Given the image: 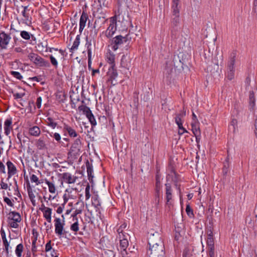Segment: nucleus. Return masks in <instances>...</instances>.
I'll list each match as a JSON object with an SVG mask.
<instances>
[{
  "label": "nucleus",
  "mask_w": 257,
  "mask_h": 257,
  "mask_svg": "<svg viewBox=\"0 0 257 257\" xmlns=\"http://www.w3.org/2000/svg\"><path fill=\"white\" fill-rule=\"evenodd\" d=\"M148 244L149 246L152 247L154 245H164L161 233L151 229L148 232Z\"/></svg>",
  "instance_id": "nucleus-1"
},
{
  "label": "nucleus",
  "mask_w": 257,
  "mask_h": 257,
  "mask_svg": "<svg viewBox=\"0 0 257 257\" xmlns=\"http://www.w3.org/2000/svg\"><path fill=\"white\" fill-rule=\"evenodd\" d=\"M111 19H114L116 22L117 21L118 22L122 23L124 27H126L131 22L128 11L127 10L123 11L119 8L115 13V16L112 17Z\"/></svg>",
  "instance_id": "nucleus-2"
},
{
  "label": "nucleus",
  "mask_w": 257,
  "mask_h": 257,
  "mask_svg": "<svg viewBox=\"0 0 257 257\" xmlns=\"http://www.w3.org/2000/svg\"><path fill=\"white\" fill-rule=\"evenodd\" d=\"M81 142L79 139H77L72 144L68 153V158L74 160L77 158L80 155Z\"/></svg>",
  "instance_id": "nucleus-3"
},
{
  "label": "nucleus",
  "mask_w": 257,
  "mask_h": 257,
  "mask_svg": "<svg viewBox=\"0 0 257 257\" xmlns=\"http://www.w3.org/2000/svg\"><path fill=\"white\" fill-rule=\"evenodd\" d=\"M147 254L149 257H165V246L162 245L149 246Z\"/></svg>",
  "instance_id": "nucleus-4"
},
{
  "label": "nucleus",
  "mask_w": 257,
  "mask_h": 257,
  "mask_svg": "<svg viewBox=\"0 0 257 257\" xmlns=\"http://www.w3.org/2000/svg\"><path fill=\"white\" fill-rule=\"evenodd\" d=\"M21 216L19 213L16 211H10L8 214V223L12 228H17L19 227L18 223L21 221Z\"/></svg>",
  "instance_id": "nucleus-5"
},
{
  "label": "nucleus",
  "mask_w": 257,
  "mask_h": 257,
  "mask_svg": "<svg viewBox=\"0 0 257 257\" xmlns=\"http://www.w3.org/2000/svg\"><path fill=\"white\" fill-rule=\"evenodd\" d=\"M29 59L31 62L39 67H49L50 64L48 61L45 60L41 56L34 53H31L28 55Z\"/></svg>",
  "instance_id": "nucleus-6"
},
{
  "label": "nucleus",
  "mask_w": 257,
  "mask_h": 257,
  "mask_svg": "<svg viewBox=\"0 0 257 257\" xmlns=\"http://www.w3.org/2000/svg\"><path fill=\"white\" fill-rule=\"evenodd\" d=\"M206 243L209 257H215L214 241L211 228L208 230Z\"/></svg>",
  "instance_id": "nucleus-7"
},
{
  "label": "nucleus",
  "mask_w": 257,
  "mask_h": 257,
  "mask_svg": "<svg viewBox=\"0 0 257 257\" xmlns=\"http://www.w3.org/2000/svg\"><path fill=\"white\" fill-rule=\"evenodd\" d=\"M118 73L116 67H109L107 72V82L110 83L111 86L115 85L117 83L116 79Z\"/></svg>",
  "instance_id": "nucleus-8"
},
{
  "label": "nucleus",
  "mask_w": 257,
  "mask_h": 257,
  "mask_svg": "<svg viewBox=\"0 0 257 257\" xmlns=\"http://www.w3.org/2000/svg\"><path fill=\"white\" fill-rule=\"evenodd\" d=\"M63 218V222H61V220L59 218H56L54 220L55 222V231L58 236H61L64 234V216L62 215Z\"/></svg>",
  "instance_id": "nucleus-9"
},
{
  "label": "nucleus",
  "mask_w": 257,
  "mask_h": 257,
  "mask_svg": "<svg viewBox=\"0 0 257 257\" xmlns=\"http://www.w3.org/2000/svg\"><path fill=\"white\" fill-rule=\"evenodd\" d=\"M126 41L127 39L121 35L115 37L112 40V49L113 51H116L120 45H122L124 42H126Z\"/></svg>",
  "instance_id": "nucleus-10"
},
{
  "label": "nucleus",
  "mask_w": 257,
  "mask_h": 257,
  "mask_svg": "<svg viewBox=\"0 0 257 257\" xmlns=\"http://www.w3.org/2000/svg\"><path fill=\"white\" fill-rule=\"evenodd\" d=\"M165 187L166 205L170 207L172 205L173 202L172 189L170 183L165 184Z\"/></svg>",
  "instance_id": "nucleus-11"
},
{
  "label": "nucleus",
  "mask_w": 257,
  "mask_h": 257,
  "mask_svg": "<svg viewBox=\"0 0 257 257\" xmlns=\"http://www.w3.org/2000/svg\"><path fill=\"white\" fill-rule=\"evenodd\" d=\"M116 30V23L114 19L110 18L109 27L105 32V35L107 38L111 37Z\"/></svg>",
  "instance_id": "nucleus-12"
},
{
  "label": "nucleus",
  "mask_w": 257,
  "mask_h": 257,
  "mask_svg": "<svg viewBox=\"0 0 257 257\" xmlns=\"http://www.w3.org/2000/svg\"><path fill=\"white\" fill-rule=\"evenodd\" d=\"M11 38L9 35L4 32L0 33V47L2 49H6L9 44Z\"/></svg>",
  "instance_id": "nucleus-13"
},
{
  "label": "nucleus",
  "mask_w": 257,
  "mask_h": 257,
  "mask_svg": "<svg viewBox=\"0 0 257 257\" xmlns=\"http://www.w3.org/2000/svg\"><path fill=\"white\" fill-rule=\"evenodd\" d=\"M62 178L64 182L67 184H73L76 182L77 177L72 176L69 173H64L62 174Z\"/></svg>",
  "instance_id": "nucleus-14"
},
{
  "label": "nucleus",
  "mask_w": 257,
  "mask_h": 257,
  "mask_svg": "<svg viewBox=\"0 0 257 257\" xmlns=\"http://www.w3.org/2000/svg\"><path fill=\"white\" fill-rule=\"evenodd\" d=\"M1 234L4 245L5 246L7 257H9V242L7 239L5 231L2 228L1 229Z\"/></svg>",
  "instance_id": "nucleus-15"
},
{
  "label": "nucleus",
  "mask_w": 257,
  "mask_h": 257,
  "mask_svg": "<svg viewBox=\"0 0 257 257\" xmlns=\"http://www.w3.org/2000/svg\"><path fill=\"white\" fill-rule=\"evenodd\" d=\"M88 17L87 14L84 11L82 12L80 18L79 22V32L81 33L85 27L86 23L88 20Z\"/></svg>",
  "instance_id": "nucleus-16"
},
{
  "label": "nucleus",
  "mask_w": 257,
  "mask_h": 257,
  "mask_svg": "<svg viewBox=\"0 0 257 257\" xmlns=\"http://www.w3.org/2000/svg\"><path fill=\"white\" fill-rule=\"evenodd\" d=\"M22 8H23V11H22V14L24 17V19H23L25 23L29 25L31 23V17H30L29 13H28L29 11L28 6L23 7L22 6Z\"/></svg>",
  "instance_id": "nucleus-17"
},
{
  "label": "nucleus",
  "mask_w": 257,
  "mask_h": 257,
  "mask_svg": "<svg viewBox=\"0 0 257 257\" xmlns=\"http://www.w3.org/2000/svg\"><path fill=\"white\" fill-rule=\"evenodd\" d=\"M12 119L11 118L7 119L4 123L5 134L8 136L12 130Z\"/></svg>",
  "instance_id": "nucleus-18"
},
{
  "label": "nucleus",
  "mask_w": 257,
  "mask_h": 257,
  "mask_svg": "<svg viewBox=\"0 0 257 257\" xmlns=\"http://www.w3.org/2000/svg\"><path fill=\"white\" fill-rule=\"evenodd\" d=\"M128 237L125 236H122L121 238H119V246L118 250L123 249L124 250L126 249L128 245Z\"/></svg>",
  "instance_id": "nucleus-19"
},
{
  "label": "nucleus",
  "mask_w": 257,
  "mask_h": 257,
  "mask_svg": "<svg viewBox=\"0 0 257 257\" xmlns=\"http://www.w3.org/2000/svg\"><path fill=\"white\" fill-rule=\"evenodd\" d=\"M7 165L8 170L9 178H10L17 173V169L13 163L10 161L7 162Z\"/></svg>",
  "instance_id": "nucleus-20"
},
{
  "label": "nucleus",
  "mask_w": 257,
  "mask_h": 257,
  "mask_svg": "<svg viewBox=\"0 0 257 257\" xmlns=\"http://www.w3.org/2000/svg\"><path fill=\"white\" fill-rule=\"evenodd\" d=\"M63 130L68 133L70 137L75 138L77 136V133L76 131L67 124L64 125Z\"/></svg>",
  "instance_id": "nucleus-21"
},
{
  "label": "nucleus",
  "mask_w": 257,
  "mask_h": 257,
  "mask_svg": "<svg viewBox=\"0 0 257 257\" xmlns=\"http://www.w3.org/2000/svg\"><path fill=\"white\" fill-rule=\"evenodd\" d=\"M86 167L87 169V173L88 180L90 182H92V179L93 178V176L92 175V165L90 164L88 160H87V161L86 162Z\"/></svg>",
  "instance_id": "nucleus-22"
},
{
  "label": "nucleus",
  "mask_w": 257,
  "mask_h": 257,
  "mask_svg": "<svg viewBox=\"0 0 257 257\" xmlns=\"http://www.w3.org/2000/svg\"><path fill=\"white\" fill-rule=\"evenodd\" d=\"M235 62V55L232 54L227 64V71H235L234 64Z\"/></svg>",
  "instance_id": "nucleus-23"
},
{
  "label": "nucleus",
  "mask_w": 257,
  "mask_h": 257,
  "mask_svg": "<svg viewBox=\"0 0 257 257\" xmlns=\"http://www.w3.org/2000/svg\"><path fill=\"white\" fill-rule=\"evenodd\" d=\"M107 62L110 64V67H115V55L111 52H109L106 55Z\"/></svg>",
  "instance_id": "nucleus-24"
},
{
  "label": "nucleus",
  "mask_w": 257,
  "mask_h": 257,
  "mask_svg": "<svg viewBox=\"0 0 257 257\" xmlns=\"http://www.w3.org/2000/svg\"><path fill=\"white\" fill-rule=\"evenodd\" d=\"M199 125V122H191L192 131L195 137H197L198 135H200V131Z\"/></svg>",
  "instance_id": "nucleus-25"
},
{
  "label": "nucleus",
  "mask_w": 257,
  "mask_h": 257,
  "mask_svg": "<svg viewBox=\"0 0 257 257\" xmlns=\"http://www.w3.org/2000/svg\"><path fill=\"white\" fill-rule=\"evenodd\" d=\"M120 65L121 67L128 69L131 65L130 59L124 55H123L121 59Z\"/></svg>",
  "instance_id": "nucleus-26"
},
{
  "label": "nucleus",
  "mask_w": 257,
  "mask_h": 257,
  "mask_svg": "<svg viewBox=\"0 0 257 257\" xmlns=\"http://www.w3.org/2000/svg\"><path fill=\"white\" fill-rule=\"evenodd\" d=\"M127 226V225L125 223H124L120 227L117 229V231L118 234L119 238H121L122 236H125L126 237H128L129 235L127 233H125L123 231V229L125 228Z\"/></svg>",
  "instance_id": "nucleus-27"
},
{
  "label": "nucleus",
  "mask_w": 257,
  "mask_h": 257,
  "mask_svg": "<svg viewBox=\"0 0 257 257\" xmlns=\"http://www.w3.org/2000/svg\"><path fill=\"white\" fill-rule=\"evenodd\" d=\"M29 132L31 136L38 137L40 135L41 131L38 126H34L29 128Z\"/></svg>",
  "instance_id": "nucleus-28"
},
{
  "label": "nucleus",
  "mask_w": 257,
  "mask_h": 257,
  "mask_svg": "<svg viewBox=\"0 0 257 257\" xmlns=\"http://www.w3.org/2000/svg\"><path fill=\"white\" fill-rule=\"evenodd\" d=\"M105 11L103 10L102 9V7H100L98 8L97 10L94 12V17H99V18H106Z\"/></svg>",
  "instance_id": "nucleus-29"
},
{
  "label": "nucleus",
  "mask_w": 257,
  "mask_h": 257,
  "mask_svg": "<svg viewBox=\"0 0 257 257\" xmlns=\"http://www.w3.org/2000/svg\"><path fill=\"white\" fill-rule=\"evenodd\" d=\"M52 211V210L51 208H46V210L43 212L44 217L49 223L51 222Z\"/></svg>",
  "instance_id": "nucleus-30"
},
{
  "label": "nucleus",
  "mask_w": 257,
  "mask_h": 257,
  "mask_svg": "<svg viewBox=\"0 0 257 257\" xmlns=\"http://www.w3.org/2000/svg\"><path fill=\"white\" fill-rule=\"evenodd\" d=\"M186 115V111H184L183 112L179 114H177L175 118V122L177 124L178 126H180L182 124V118L184 117Z\"/></svg>",
  "instance_id": "nucleus-31"
},
{
  "label": "nucleus",
  "mask_w": 257,
  "mask_h": 257,
  "mask_svg": "<svg viewBox=\"0 0 257 257\" xmlns=\"http://www.w3.org/2000/svg\"><path fill=\"white\" fill-rule=\"evenodd\" d=\"M27 189L30 199H33V198H35V195L28 179L27 180Z\"/></svg>",
  "instance_id": "nucleus-32"
},
{
  "label": "nucleus",
  "mask_w": 257,
  "mask_h": 257,
  "mask_svg": "<svg viewBox=\"0 0 257 257\" xmlns=\"http://www.w3.org/2000/svg\"><path fill=\"white\" fill-rule=\"evenodd\" d=\"M249 106L250 107V109H253V107H254L255 105V100L254 98V94L253 91H250L249 92Z\"/></svg>",
  "instance_id": "nucleus-33"
},
{
  "label": "nucleus",
  "mask_w": 257,
  "mask_h": 257,
  "mask_svg": "<svg viewBox=\"0 0 257 257\" xmlns=\"http://www.w3.org/2000/svg\"><path fill=\"white\" fill-rule=\"evenodd\" d=\"M179 3H177V4L173 3L172 5L173 15L175 16V18H177L176 21L178 20L179 17V8L178 7Z\"/></svg>",
  "instance_id": "nucleus-34"
},
{
  "label": "nucleus",
  "mask_w": 257,
  "mask_h": 257,
  "mask_svg": "<svg viewBox=\"0 0 257 257\" xmlns=\"http://www.w3.org/2000/svg\"><path fill=\"white\" fill-rule=\"evenodd\" d=\"M20 35L21 36L26 40H30L31 38H32L33 39V38L35 39V38L34 37L33 35L31 34L30 33L26 31H21Z\"/></svg>",
  "instance_id": "nucleus-35"
},
{
  "label": "nucleus",
  "mask_w": 257,
  "mask_h": 257,
  "mask_svg": "<svg viewBox=\"0 0 257 257\" xmlns=\"http://www.w3.org/2000/svg\"><path fill=\"white\" fill-rule=\"evenodd\" d=\"M36 146L39 150H44L46 149V146L45 142L42 139H39L36 143Z\"/></svg>",
  "instance_id": "nucleus-36"
},
{
  "label": "nucleus",
  "mask_w": 257,
  "mask_h": 257,
  "mask_svg": "<svg viewBox=\"0 0 257 257\" xmlns=\"http://www.w3.org/2000/svg\"><path fill=\"white\" fill-rule=\"evenodd\" d=\"M78 110L79 111H82L83 113L85 115H87L91 111L89 107L84 105L79 106L78 107Z\"/></svg>",
  "instance_id": "nucleus-37"
},
{
  "label": "nucleus",
  "mask_w": 257,
  "mask_h": 257,
  "mask_svg": "<svg viewBox=\"0 0 257 257\" xmlns=\"http://www.w3.org/2000/svg\"><path fill=\"white\" fill-rule=\"evenodd\" d=\"M45 183L47 184L49 188V191L51 193H55L56 191V187L54 185V184L52 182H50L49 181L46 180Z\"/></svg>",
  "instance_id": "nucleus-38"
},
{
  "label": "nucleus",
  "mask_w": 257,
  "mask_h": 257,
  "mask_svg": "<svg viewBox=\"0 0 257 257\" xmlns=\"http://www.w3.org/2000/svg\"><path fill=\"white\" fill-rule=\"evenodd\" d=\"M24 249V246L22 243L17 245L16 248V254L18 257H21Z\"/></svg>",
  "instance_id": "nucleus-39"
},
{
  "label": "nucleus",
  "mask_w": 257,
  "mask_h": 257,
  "mask_svg": "<svg viewBox=\"0 0 257 257\" xmlns=\"http://www.w3.org/2000/svg\"><path fill=\"white\" fill-rule=\"evenodd\" d=\"M80 43V39L79 36H77L75 39L73 45L72 46L71 48H70V52L73 53V51L78 48V47Z\"/></svg>",
  "instance_id": "nucleus-40"
},
{
  "label": "nucleus",
  "mask_w": 257,
  "mask_h": 257,
  "mask_svg": "<svg viewBox=\"0 0 257 257\" xmlns=\"http://www.w3.org/2000/svg\"><path fill=\"white\" fill-rule=\"evenodd\" d=\"M95 18L96 19L95 20L94 24H95V26H98L99 27H100L102 24H104L106 20V18H101L99 17H95Z\"/></svg>",
  "instance_id": "nucleus-41"
},
{
  "label": "nucleus",
  "mask_w": 257,
  "mask_h": 257,
  "mask_svg": "<svg viewBox=\"0 0 257 257\" xmlns=\"http://www.w3.org/2000/svg\"><path fill=\"white\" fill-rule=\"evenodd\" d=\"M92 204L97 209H99L101 204L97 196L92 198Z\"/></svg>",
  "instance_id": "nucleus-42"
},
{
  "label": "nucleus",
  "mask_w": 257,
  "mask_h": 257,
  "mask_svg": "<svg viewBox=\"0 0 257 257\" xmlns=\"http://www.w3.org/2000/svg\"><path fill=\"white\" fill-rule=\"evenodd\" d=\"M87 118L89 119L90 123L92 126H94L96 124V121L94 118L93 114L91 111L90 113H88L87 115H86Z\"/></svg>",
  "instance_id": "nucleus-43"
},
{
  "label": "nucleus",
  "mask_w": 257,
  "mask_h": 257,
  "mask_svg": "<svg viewBox=\"0 0 257 257\" xmlns=\"http://www.w3.org/2000/svg\"><path fill=\"white\" fill-rule=\"evenodd\" d=\"M46 122L48 125L51 126L53 128H55L57 125V122H55L53 119L50 117L47 118Z\"/></svg>",
  "instance_id": "nucleus-44"
},
{
  "label": "nucleus",
  "mask_w": 257,
  "mask_h": 257,
  "mask_svg": "<svg viewBox=\"0 0 257 257\" xmlns=\"http://www.w3.org/2000/svg\"><path fill=\"white\" fill-rule=\"evenodd\" d=\"M99 28L100 27L98 26H95V24H94L93 29L90 32V36L93 37H96Z\"/></svg>",
  "instance_id": "nucleus-45"
},
{
  "label": "nucleus",
  "mask_w": 257,
  "mask_h": 257,
  "mask_svg": "<svg viewBox=\"0 0 257 257\" xmlns=\"http://www.w3.org/2000/svg\"><path fill=\"white\" fill-rule=\"evenodd\" d=\"M30 180L32 183H35L36 185H38L42 183V182H41L39 180V178L35 174H32L31 175Z\"/></svg>",
  "instance_id": "nucleus-46"
},
{
  "label": "nucleus",
  "mask_w": 257,
  "mask_h": 257,
  "mask_svg": "<svg viewBox=\"0 0 257 257\" xmlns=\"http://www.w3.org/2000/svg\"><path fill=\"white\" fill-rule=\"evenodd\" d=\"M230 166V162H224L223 163V174L224 175H226L228 171V169L229 168Z\"/></svg>",
  "instance_id": "nucleus-47"
},
{
  "label": "nucleus",
  "mask_w": 257,
  "mask_h": 257,
  "mask_svg": "<svg viewBox=\"0 0 257 257\" xmlns=\"http://www.w3.org/2000/svg\"><path fill=\"white\" fill-rule=\"evenodd\" d=\"M70 229L72 231L75 232H77L78 231L79 224L78 220H76V221L71 225Z\"/></svg>",
  "instance_id": "nucleus-48"
},
{
  "label": "nucleus",
  "mask_w": 257,
  "mask_h": 257,
  "mask_svg": "<svg viewBox=\"0 0 257 257\" xmlns=\"http://www.w3.org/2000/svg\"><path fill=\"white\" fill-rule=\"evenodd\" d=\"M85 192L86 200H88L91 196L90 194V185L89 184L86 186Z\"/></svg>",
  "instance_id": "nucleus-49"
},
{
  "label": "nucleus",
  "mask_w": 257,
  "mask_h": 257,
  "mask_svg": "<svg viewBox=\"0 0 257 257\" xmlns=\"http://www.w3.org/2000/svg\"><path fill=\"white\" fill-rule=\"evenodd\" d=\"M186 212L187 215L190 217L194 215L193 210L192 209L189 205H187L186 208Z\"/></svg>",
  "instance_id": "nucleus-50"
},
{
  "label": "nucleus",
  "mask_w": 257,
  "mask_h": 257,
  "mask_svg": "<svg viewBox=\"0 0 257 257\" xmlns=\"http://www.w3.org/2000/svg\"><path fill=\"white\" fill-rule=\"evenodd\" d=\"M100 7H107L108 6L109 0H98Z\"/></svg>",
  "instance_id": "nucleus-51"
},
{
  "label": "nucleus",
  "mask_w": 257,
  "mask_h": 257,
  "mask_svg": "<svg viewBox=\"0 0 257 257\" xmlns=\"http://www.w3.org/2000/svg\"><path fill=\"white\" fill-rule=\"evenodd\" d=\"M11 74L15 78L21 80L23 78V76L21 75L20 73L17 71H11Z\"/></svg>",
  "instance_id": "nucleus-52"
},
{
  "label": "nucleus",
  "mask_w": 257,
  "mask_h": 257,
  "mask_svg": "<svg viewBox=\"0 0 257 257\" xmlns=\"http://www.w3.org/2000/svg\"><path fill=\"white\" fill-rule=\"evenodd\" d=\"M82 213V209H76L74 212L72 214L71 216L73 217V220L75 219L78 220L77 215Z\"/></svg>",
  "instance_id": "nucleus-53"
},
{
  "label": "nucleus",
  "mask_w": 257,
  "mask_h": 257,
  "mask_svg": "<svg viewBox=\"0 0 257 257\" xmlns=\"http://www.w3.org/2000/svg\"><path fill=\"white\" fill-rule=\"evenodd\" d=\"M4 201L6 202L9 206L13 207L14 204L12 201L7 197H4Z\"/></svg>",
  "instance_id": "nucleus-54"
},
{
  "label": "nucleus",
  "mask_w": 257,
  "mask_h": 257,
  "mask_svg": "<svg viewBox=\"0 0 257 257\" xmlns=\"http://www.w3.org/2000/svg\"><path fill=\"white\" fill-rule=\"evenodd\" d=\"M52 134L53 133L50 134V136L51 137H53L56 141L59 142L60 141V140H61V139L60 135L59 133H54L53 134V135H52Z\"/></svg>",
  "instance_id": "nucleus-55"
},
{
  "label": "nucleus",
  "mask_w": 257,
  "mask_h": 257,
  "mask_svg": "<svg viewBox=\"0 0 257 257\" xmlns=\"http://www.w3.org/2000/svg\"><path fill=\"white\" fill-rule=\"evenodd\" d=\"M50 59L52 64L56 68L58 65V62L56 59L52 55L50 56Z\"/></svg>",
  "instance_id": "nucleus-56"
},
{
  "label": "nucleus",
  "mask_w": 257,
  "mask_h": 257,
  "mask_svg": "<svg viewBox=\"0 0 257 257\" xmlns=\"http://www.w3.org/2000/svg\"><path fill=\"white\" fill-rule=\"evenodd\" d=\"M25 94L24 93H13V96L15 99L22 98Z\"/></svg>",
  "instance_id": "nucleus-57"
},
{
  "label": "nucleus",
  "mask_w": 257,
  "mask_h": 257,
  "mask_svg": "<svg viewBox=\"0 0 257 257\" xmlns=\"http://www.w3.org/2000/svg\"><path fill=\"white\" fill-rule=\"evenodd\" d=\"M160 194H156L155 195L154 202L156 205H158L160 202Z\"/></svg>",
  "instance_id": "nucleus-58"
},
{
  "label": "nucleus",
  "mask_w": 257,
  "mask_h": 257,
  "mask_svg": "<svg viewBox=\"0 0 257 257\" xmlns=\"http://www.w3.org/2000/svg\"><path fill=\"white\" fill-rule=\"evenodd\" d=\"M234 72L235 71H227V78L229 80H231L234 78Z\"/></svg>",
  "instance_id": "nucleus-59"
},
{
  "label": "nucleus",
  "mask_w": 257,
  "mask_h": 257,
  "mask_svg": "<svg viewBox=\"0 0 257 257\" xmlns=\"http://www.w3.org/2000/svg\"><path fill=\"white\" fill-rule=\"evenodd\" d=\"M51 243V240H49L46 243V246H45V251L46 252L50 251L52 249Z\"/></svg>",
  "instance_id": "nucleus-60"
},
{
  "label": "nucleus",
  "mask_w": 257,
  "mask_h": 257,
  "mask_svg": "<svg viewBox=\"0 0 257 257\" xmlns=\"http://www.w3.org/2000/svg\"><path fill=\"white\" fill-rule=\"evenodd\" d=\"M41 103H42V98H41V97L40 96L37 98V101H36V105L38 108H40L41 107Z\"/></svg>",
  "instance_id": "nucleus-61"
},
{
  "label": "nucleus",
  "mask_w": 257,
  "mask_h": 257,
  "mask_svg": "<svg viewBox=\"0 0 257 257\" xmlns=\"http://www.w3.org/2000/svg\"><path fill=\"white\" fill-rule=\"evenodd\" d=\"M0 185L1 188L3 189H7L8 188V184L3 181V179L2 180Z\"/></svg>",
  "instance_id": "nucleus-62"
},
{
  "label": "nucleus",
  "mask_w": 257,
  "mask_h": 257,
  "mask_svg": "<svg viewBox=\"0 0 257 257\" xmlns=\"http://www.w3.org/2000/svg\"><path fill=\"white\" fill-rule=\"evenodd\" d=\"M253 11L257 16V0H254L253 1Z\"/></svg>",
  "instance_id": "nucleus-63"
},
{
  "label": "nucleus",
  "mask_w": 257,
  "mask_h": 257,
  "mask_svg": "<svg viewBox=\"0 0 257 257\" xmlns=\"http://www.w3.org/2000/svg\"><path fill=\"white\" fill-rule=\"evenodd\" d=\"M183 257H191V254L188 250L185 249L183 254Z\"/></svg>",
  "instance_id": "nucleus-64"
}]
</instances>
